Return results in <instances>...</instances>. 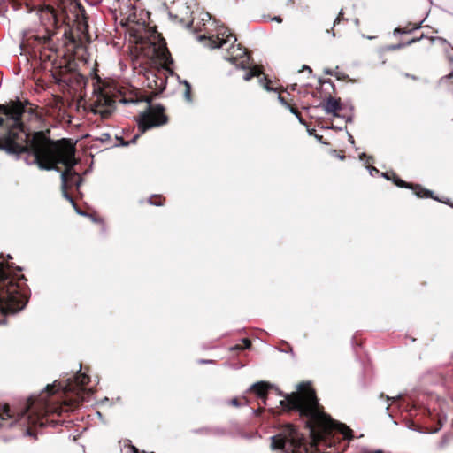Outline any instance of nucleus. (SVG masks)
<instances>
[{"label":"nucleus","mask_w":453,"mask_h":453,"mask_svg":"<svg viewBox=\"0 0 453 453\" xmlns=\"http://www.w3.org/2000/svg\"><path fill=\"white\" fill-rule=\"evenodd\" d=\"M25 107L21 102H12L8 105L0 104V127H5L7 132L0 137V150L10 155L26 153L24 157L27 165H37L42 170L59 171L58 164L65 166L61 173V189L63 196L69 201L76 212L87 216L74 203L67 189L73 185L79 188L82 178L73 170L77 164L75 147L66 140L53 142L42 133H36L32 139L23 130L21 117Z\"/></svg>","instance_id":"1"},{"label":"nucleus","mask_w":453,"mask_h":453,"mask_svg":"<svg viewBox=\"0 0 453 453\" xmlns=\"http://www.w3.org/2000/svg\"><path fill=\"white\" fill-rule=\"evenodd\" d=\"M90 382L86 373H77L63 381H55L48 385L36 397H30L26 406L19 412L12 411L8 405L0 411V427L9 428L14 424L26 426L25 435H34L31 426H55L58 423L50 419L51 415L60 416L65 411H72L86 395L93 394L92 388H85Z\"/></svg>","instance_id":"2"},{"label":"nucleus","mask_w":453,"mask_h":453,"mask_svg":"<svg viewBox=\"0 0 453 453\" xmlns=\"http://www.w3.org/2000/svg\"><path fill=\"white\" fill-rule=\"evenodd\" d=\"M280 404L283 408L298 411L308 418L306 425L314 444L326 441L333 432H339L344 439L352 438V430L349 427L336 422L321 411L315 391L309 383L299 384L297 392L286 395Z\"/></svg>","instance_id":"3"},{"label":"nucleus","mask_w":453,"mask_h":453,"mask_svg":"<svg viewBox=\"0 0 453 453\" xmlns=\"http://www.w3.org/2000/svg\"><path fill=\"white\" fill-rule=\"evenodd\" d=\"M22 280L24 276H12L9 265L0 258V314H13L25 307L27 296Z\"/></svg>","instance_id":"4"},{"label":"nucleus","mask_w":453,"mask_h":453,"mask_svg":"<svg viewBox=\"0 0 453 453\" xmlns=\"http://www.w3.org/2000/svg\"><path fill=\"white\" fill-rule=\"evenodd\" d=\"M236 37L225 27H219L217 34L210 37L211 48L226 49V53L224 58L231 62L238 68L249 69L243 75L244 81H250L253 77H258L262 71L257 65L250 66V58L246 50L240 44L234 45Z\"/></svg>","instance_id":"5"},{"label":"nucleus","mask_w":453,"mask_h":453,"mask_svg":"<svg viewBox=\"0 0 453 453\" xmlns=\"http://www.w3.org/2000/svg\"><path fill=\"white\" fill-rule=\"evenodd\" d=\"M119 102L131 105L144 104V110L141 111L136 118L140 134H135L130 142H122L125 146L135 142L139 135L144 134L147 130L163 126L167 122V117L164 113V107L160 104L152 105L148 98L134 95L129 97H123Z\"/></svg>","instance_id":"6"},{"label":"nucleus","mask_w":453,"mask_h":453,"mask_svg":"<svg viewBox=\"0 0 453 453\" xmlns=\"http://www.w3.org/2000/svg\"><path fill=\"white\" fill-rule=\"evenodd\" d=\"M69 11L72 17L66 15L65 19H68V22H74L77 26V29L81 33H88V17L84 6H82L81 4L77 1H72L69 4Z\"/></svg>","instance_id":"7"},{"label":"nucleus","mask_w":453,"mask_h":453,"mask_svg":"<svg viewBox=\"0 0 453 453\" xmlns=\"http://www.w3.org/2000/svg\"><path fill=\"white\" fill-rule=\"evenodd\" d=\"M39 18L47 33V39H50L59 27V19L55 9L45 6L40 11Z\"/></svg>","instance_id":"8"},{"label":"nucleus","mask_w":453,"mask_h":453,"mask_svg":"<svg viewBox=\"0 0 453 453\" xmlns=\"http://www.w3.org/2000/svg\"><path fill=\"white\" fill-rule=\"evenodd\" d=\"M113 100L104 94H98L89 104L90 111L102 119H107L113 111Z\"/></svg>","instance_id":"9"},{"label":"nucleus","mask_w":453,"mask_h":453,"mask_svg":"<svg viewBox=\"0 0 453 453\" xmlns=\"http://www.w3.org/2000/svg\"><path fill=\"white\" fill-rule=\"evenodd\" d=\"M121 14L126 17L127 23L140 24L142 20V15L143 14L142 10H138L134 1L129 0L127 2L123 8H121Z\"/></svg>","instance_id":"10"},{"label":"nucleus","mask_w":453,"mask_h":453,"mask_svg":"<svg viewBox=\"0 0 453 453\" xmlns=\"http://www.w3.org/2000/svg\"><path fill=\"white\" fill-rule=\"evenodd\" d=\"M152 80L150 81V77L148 76V87H150L151 89H154L157 92H162L165 88L166 81L165 79L157 74L150 73Z\"/></svg>","instance_id":"11"},{"label":"nucleus","mask_w":453,"mask_h":453,"mask_svg":"<svg viewBox=\"0 0 453 453\" xmlns=\"http://www.w3.org/2000/svg\"><path fill=\"white\" fill-rule=\"evenodd\" d=\"M195 433L219 437L226 436L228 434L227 431L225 428L219 426H205L196 430Z\"/></svg>","instance_id":"12"},{"label":"nucleus","mask_w":453,"mask_h":453,"mask_svg":"<svg viewBox=\"0 0 453 453\" xmlns=\"http://www.w3.org/2000/svg\"><path fill=\"white\" fill-rule=\"evenodd\" d=\"M270 388V385L264 382H257L250 386V391L255 393L259 398H261L265 404V397L267 394V390Z\"/></svg>","instance_id":"13"},{"label":"nucleus","mask_w":453,"mask_h":453,"mask_svg":"<svg viewBox=\"0 0 453 453\" xmlns=\"http://www.w3.org/2000/svg\"><path fill=\"white\" fill-rule=\"evenodd\" d=\"M323 108L326 113H332L334 116H338L336 111L341 110L340 101L335 98L329 97L324 104Z\"/></svg>","instance_id":"14"},{"label":"nucleus","mask_w":453,"mask_h":453,"mask_svg":"<svg viewBox=\"0 0 453 453\" xmlns=\"http://www.w3.org/2000/svg\"><path fill=\"white\" fill-rule=\"evenodd\" d=\"M243 344H236L230 348V350H242L249 349L251 345V342L249 339H242Z\"/></svg>","instance_id":"15"},{"label":"nucleus","mask_w":453,"mask_h":453,"mask_svg":"<svg viewBox=\"0 0 453 453\" xmlns=\"http://www.w3.org/2000/svg\"><path fill=\"white\" fill-rule=\"evenodd\" d=\"M418 191H416V195L418 197H433V193L430 190L424 189L418 186H417Z\"/></svg>","instance_id":"16"},{"label":"nucleus","mask_w":453,"mask_h":453,"mask_svg":"<svg viewBox=\"0 0 453 453\" xmlns=\"http://www.w3.org/2000/svg\"><path fill=\"white\" fill-rule=\"evenodd\" d=\"M149 203L152 205L160 206L163 204L162 197L160 196H152L150 197Z\"/></svg>","instance_id":"17"},{"label":"nucleus","mask_w":453,"mask_h":453,"mask_svg":"<svg viewBox=\"0 0 453 453\" xmlns=\"http://www.w3.org/2000/svg\"><path fill=\"white\" fill-rule=\"evenodd\" d=\"M184 85L186 87L184 91V96L186 100L191 101V85L187 81H184Z\"/></svg>","instance_id":"18"},{"label":"nucleus","mask_w":453,"mask_h":453,"mask_svg":"<svg viewBox=\"0 0 453 453\" xmlns=\"http://www.w3.org/2000/svg\"><path fill=\"white\" fill-rule=\"evenodd\" d=\"M392 175L394 176V182L395 183V185H397L398 187H401V188H411V185L405 183L403 180H402L401 179H399L398 177H396L395 175V173H392Z\"/></svg>","instance_id":"19"},{"label":"nucleus","mask_w":453,"mask_h":453,"mask_svg":"<svg viewBox=\"0 0 453 453\" xmlns=\"http://www.w3.org/2000/svg\"><path fill=\"white\" fill-rule=\"evenodd\" d=\"M418 27H420V25H417V26H415L414 27H412L411 29H409V30L397 27V28L395 29L394 34L396 35V34L411 33L412 30L418 29Z\"/></svg>","instance_id":"20"},{"label":"nucleus","mask_w":453,"mask_h":453,"mask_svg":"<svg viewBox=\"0 0 453 453\" xmlns=\"http://www.w3.org/2000/svg\"><path fill=\"white\" fill-rule=\"evenodd\" d=\"M287 108L289 109L290 112H292L294 115L296 116V118L298 119L300 123L304 124V121L303 120V119L300 115V112L296 108H294L290 105H289V107H287Z\"/></svg>","instance_id":"21"},{"label":"nucleus","mask_w":453,"mask_h":453,"mask_svg":"<svg viewBox=\"0 0 453 453\" xmlns=\"http://www.w3.org/2000/svg\"><path fill=\"white\" fill-rule=\"evenodd\" d=\"M418 41H419V38H414V39H411V40H410V41L406 43V45H411V44H412V43H414V42H418ZM403 46H405V44L399 43V44H397V45H394V46H392V48H391V49H393V50H397V49H400V48H402V47H403Z\"/></svg>","instance_id":"22"},{"label":"nucleus","mask_w":453,"mask_h":453,"mask_svg":"<svg viewBox=\"0 0 453 453\" xmlns=\"http://www.w3.org/2000/svg\"><path fill=\"white\" fill-rule=\"evenodd\" d=\"M259 82L261 85L268 91L273 90V88L269 86V81H267L266 77H264L263 79H260Z\"/></svg>","instance_id":"23"},{"label":"nucleus","mask_w":453,"mask_h":453,"mask_svg":"<svg viewBox=\"0 0 453 453\" xmlns=\"http://www.w3.org/2000/svg\"><path fill=\"white\" fill-rule=\"evenodd\" d=\"M359 158H360V160H364L365 158L366 159V163H368V164L373 162L372 157L367 156L365 153H361L359 155Z\"/></svg>","instance_id":"24"},{"label":"nucleus","mask_w":453,"mask_h":453,"mask_svg":"<svg viewBox=\"0 0 453 453\" xmlns=\"http://www.w3.org/2000/svg\"><path fill=\"white\" fill-rule=\"evenodd\" d=\"M366 168L368 169L371 175H374V173H379V170L376 167L372 166L370 165H366Z\"/></svg>","instance_id":"25"},{"label":"nucleus","mask_w":453,"mask_h":453,"mask_svg":"<svg viewBox=\"0 0 453 453\" xmlns=\"http://www.w3.org/2000/svg\"><path fill=\"white\" fill-rule=\"evenodd\" d=\"M449 440V436L444 435L440 442V447L443 448L448 443Z\"/></svg>","instance_id":"26"},{"label":"nucleus","mask_w":453,"mask_h":453,"mask_svg":"<svg viewBox=\"0 0 453 453\" xmlns=\"http://www.w3.org/2000/svg\"><path fill=\"white\" fill-rule=\"evenodd\" d=\"M278 100L280 101V103L284 105L286 108L287 107H289V104H288V102L285 100L284 97H282L281 96H278Z\"/></svg>","instance_id":"27"},{"label":"nucleus","mask_w":453,"mask_h":453,"mask_svg":"<svg viewBox=\"0 0 453 453\" xmlns=\"http://www.w3.org/2000/svg\"><path fill=\"white\" fill-rule=\"evenodd\" d=\"M230 403H231L232 405H234V406H236V407H238V406H241V405H242V403H240V401H239L237 398H234V399H232V400L230 401Z\"/></svg>","instance_id":"28"},{"label":"nucleus","mask_w":453,"mask_h":453,"mask_svg":"<svg viewBox=\"0 0 453 453\" xmlns=\"http://www.w3.org/2000/svg\"><path fill=\"white\" fill-rule=\"evenodd\" d=\"M447 57L449 58V62H453V48L450 50V51H447Z\"/></svg>","instance_id":"29"},{"label":"nucleus","mask_w":453,"mask_h":453,"mask_svg":"<svg viewBox=\"0 0 453 453\" xmlns=\"http://www.w3.org/2000/svg\"><path fill=\"white\" fill-rule=\"evenodd\" d=\"M210 19H211V15L208 12L203 14V18H202L203 21L210 20Z\"/></svg>","instance_id":"30"},{"label":"nucleus","mask_w":453,"mask_h":453,"mask_svg":"<svg viewBox=\"0 0 453 453\" xmlns=\"http://www.w3.org/2000/svg\"><path fill=\"white\" fill-rule=\"evenodd\" d=\"M400 397H401L400 395L398 396H396V397H389V396L387 395L386 399H387V401H392L393 403H395Z\"/></svg>","instance_id":"31"},{"label":"nucleus","mask_w":453,"mask_h":453,"mask_svg":"<svg viewBox=\"0 0 453 453\" xmlns=\"http://www.w3.org/2000/svg\"><path fill=\"white\" fill-rule=\"evenodd\" d=\"M342 15H343V13H342V11L340 12V13H339L338 17H337V18L335 19V20H334V25H335L336 23L340 22V20H341V19H342Z\"/></svg>","instance_id":"32"},{"label":"nucleus","mask_w":453,"mask_h":453,"mask_svg":"<svg viewBox=\"0 0 453 453\" xmlns=\"http://www.w3.org/2000/svg\"><path fill=\"white\" fill-rule=\"evenodd\" d=\"M432 40L433 41L437 40V41H439V42H441L442 43H447V41L445 39L441 38V37L432 38Z\"/></svg>","instance_id":"33"},{"label":"nucleus","mask_w":453,"mask_h":453,"mask_svg":"<svg viewBox=\"0 0 453 453\" xmlns=\"http://www.w3.org/2000/svg\"><path fill=\"white\" fill-rule=\"evenodd\" d=\"M273 20H275L279 23L282 22V19L280 16H275L273 18Z\"/></svg>","instance_id":"34"},{"label":"nucleus","mask_w":453,"mask_h":453,"mask_svg":"<svg viewBox=\"0 0 453 453\" xmlns=\"http://www.w3.org/2000/svg\"><path fill=\"white\" fill-rule=\"evenodd\" d=\"M212 360H207V359H201L199 360V363L200 364H209V363H211Z\"/></svg>","instance_id":"35"},{"label":"nucleus","mask_w":453,"mask_h":453,"mask_svg":"<svg viewBox=\"0 0 453 453\" xmlns=\"http://www.w3.org/2000/svg\"><path fill=\"white\" fill-rule=\"evenodd\" d=\"M348 136H349V142L352 144L355 143V141H354V138L353 136L350 134H348Z\"/></svg>","instance_id":"36"},{"label":"nucleus","mask_w":453,"mask_h":453,"mask_svg":"<svg viewBox=\"0 0 453 453\" xmlns=\"http://www.w3.org/2000/svg\"><path fill=\"white\" fill-rule=\"evenodd\" d=\"M393 173H391L392 174ZM383 177H385L386 179L389 180L390 179V173H382Z\"/></svg>","instance_id":"37"},{"label":"nucleus","mask_w":453,"mask_h":453,"mask_svg":"<svg viewBox=\"0 0 453 453\" xmlns=\"http://www.w3.org/2000/svg\"><path fill=\"white\" fill-rule=\"evenodd\" d=\"M88 216L91 219L92 221H94V222L97 221V219L94 216H92V215H88Z\"/></svg>","instance_id":"38"},{"label":"nucleus","mask_w":453,"mask_h":453,"mask_svg":"<svg viewBox=\"0 0 453 453\" xmlns=\"http://www.w3.org/2000/svg\"><path fill=\"white\" fill-rule=\"evenodd\" d=\"M304 70H308L310 73H311V69L308 65H303Z\"/></svg>","instance_id":"39"},{"label":"nucleus","mask_w":453,"mask_h":453,"mask_svg":"<svg viewBox=\"0 0 453 453\" xmlns=\"http://www.w3.org/2000/svg\"><path fill=\"white\" fill-rule=\"evenodd\" d=\"M451 76H452V74H449V75H448V76L443 77V78L441 79V81H442L443 80H448V79H449Z\"/></svg>","instance_id":"40"},{"label":"nucleus","mask_w":453,"mask_h":453,"mask_svg":"<svg viewBox=\"0 0 453 453\" xmlns=\"http://www.w3.org/2000/svg\"><path fill=\"white\" fill-rule=\"evenodd\" d=\"M326 74H329V75H333V73L332 71H329V70H326L325 72Z\"/></svg>","instance_id":"41"},{"label":"nucleus","mask_w":453,"mask_h":453,"mask_svg":"<svg viewBox=\"0 0 453 453\" xmlns=\"http://www.w3.org/2000/svg\"><path fill=\"white\" fill-rule=\"evenodd\" d=\"M338 157L341 159V160H343L345 158V156L344 155H339Z\"/></svg>","instance_id":"42"},{"label":"nucleus","mask_w":453,"mask_h":453,"mask_svg":"<svg viewBox=\"0 0 453 453\" xmlns=\"http://www.w3.org/2000/svg\"><path fill=\"white\" fill-rule=\"evenodd\" d=\"M185 10H186L185 14H186V15H188V12H189V8H188V7H185Z\"/></svg>","instance_id":"43"},{"label":"nucleus","mask_w":453,"mask_h":453,"mask_svg":"<svg viewBox=\"0 0 453 453\" xmlns=\"http://www.w3.org/2000/svg\"><path fill=\"white\" fill-rule=\"evenodd\" d=\"M260 411H260V409H257V410H255V411H254V413H255L256 415H257Z\"/></svg>","instance_id":"44"},{"label":"nucleus","mask_w":453,"mask_h":453,"mask_svg":"<svg viewBox=\"0 0 453 453\" xmlns=\"http://www.w3.org/2000/svg\"><path fill=\"white\" fill-rule=\"evenodd\" d=\"M355 24H356V25H358V24H359V19H355Z\"/></svg>","instance_id":"45"},{"label":"nucleus","mask_w":453,"mask_h":453,"mask_svg":"<svg viewBox=\"0 0 453 453\" xmlns=\"http://www.w3.org/2000/svg\"><path fill=\"white\" fill-rule=\"evenodd\" d=\"M240 435H241L242 437L249 438V436H248V435H246V434H241Z\"/></svg>","instance_id":"46"},{"label":"nucleus","mask_w":453,"mask_h":453,"mask_svg":"<svg viewBox=\"0 0 453 453\" xmlns=\"http://www.w3.org/2000/svg\"><path fill=\"white\" fill-rule=\"evenodd\" d=\"M439 430V428H436L435 430L432 431L431 433H436Z\"/></svg>","instance_id":"47"},{"label":"nucleus","mask_w":453,"mask_h":453,"mask_svg":"<svg viewBox=\"0 0 453 453\" xmlns=\"http://www.w3.org/2000/svg\"><path fill=\"white\" fill-rule=\"evenodd\" d=\"M193 24H194V19H192V20L190 21V26H193Z\"/></svg>","instance_id":"48"},{"label":"nucleus","mask_w":453,"mask_h":453,"mask_svg":"<svg viewBox=\"0 0 453 453\" xmlns=\"http://www.w3.org/2000/svg\"><path fill=\"white\" fill-rule=\"evenodd\" d=\"M351 120H352V119H351V118H350V117H349V118H348V119H347V121H351Z\"/></svg>","instance_id":"49"}]
</instances>
